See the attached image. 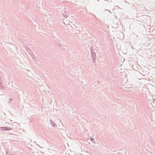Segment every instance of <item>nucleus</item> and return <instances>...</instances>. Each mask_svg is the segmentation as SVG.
<instances>
[{
    "instance_id": "obj_1",
    "label": "nucleus",
    "mask_w": 155,
    "mask_h": 155,
    "mask_svg": "<svg viewBox=\"0 0 155 155\" xmlns=\"http://www.w3.org/2000/svg\"><path fill=\"white\" fill-rule=\"evenodd\" d=\"M91 57L93 59V63L94 64L96 62V54L95 52L94 51V50L91 49Z\"/></svg>"
},
{
    "instance_id": "obj_2",
    "label": "nucleus",
    "mask_w": 155,
    "mask_h": 155,
    "mask_svg": "<svg viewBox=\"0 0 155 155\" xmlns=\"http://www.w3.org/2000/svg\"><path fill=\"white\" fill-rule=\"evenodd\" d=\"M0 130H3L4 131H8L12 130V128L8 127H0Z\"/></svg>"
},
{
    "instance_id": "obj_3",
    "label": "nucleus",
    "mask_w": 155,
    "mask_h": 155,
    "mask_svg": "<svg viewBox=\"0 0 155 155\" xmlns=\"http://www.w3.org/2000/svg\"><path fill=\"white\" fill-rule=\"evenodd\" d=\"M50 123L54 127H55L57 126L55 124V123L53 120H50Z\"/></svg>"
},
{
    "instance_id": "obj_4",
    "label": "nucleus",
    "mask_w": 155,
    "mask_h": 155,
    "mask_svg": "<svg viewBox=\"0 0 155 155\" xmlns=\"http://www.w3.org/2000/svg\"><path fill=\"white\" fill-rule=\"evenodd\" d=\"M28 52L29 53V54L31 55V56L32 57V58L34 59V55L33 54V53L32 52L31 50L28 51Z\"/></svg>"
},
{
    "instance_id": "obj_5",
    "label": "nucleus",
    "mask_w": 155,
    "mask_h": 155,
    "mask_svg": "<svg viewBox=\"0 0 155 155\" xmlns=\"http://www.w3.org/2000/svg\"><path fill=\"white\" fill-rule=\"evenodd\" d=\"M62 15L65 18H67L69 16V15L66 14H63Z\"/></svg>"
},
{
    "instance_id": "obj_6",
    "label": "nucleus",
    "mask_w": 155,
    "mask_h": 155,
    "mask_svg": "<svg viewBox=\"0 0 155 155\" xmlns=\"http://www.w3.org/2000/svg\"><path fill=\"white\" fill-rule=\"evenodd\" d=\"M94 140V139L93 137H91L90 138V140L91 141H93Z\"/></svg>"
},
{
    "instance_id": "obj_7",
    "label": "nucleus",
    "mask_w": 155,
    "mask_h": 155,
    "mask_svg": "<svg viewBox=\"0 0 155 155\" xmlns=\"http://www.w3.org/2000/svg\"><path fill=\"white\" fill-rule=\"evenodd\" d=\"M12 98H11V99H10V101H12Z\"/></svg>"
},
{
    "instance_id": "obj_8",
    "label": "nucleus",
    "mask_w": 155,
    "mask_h": 155,
    "mask_svg": "<svg viewBox=\"0 0 155 155\" xmlns=\"http://www.w3.org/2000/svg\"><path fill=\"white\" fill-rule=\"evenodd\" d=\"M105 1H106V0H104Z\"/></svg>"
},
{
    "instance_id": "obj_9",
    "label": "nucleus",
    "mask_w": 155,
    "mask_h": 155,
    "mask_svg": "<svg viewBox=\"0 0 155 155\" xmlns=\"http://www.w3.org/2000/svg\"><path fill=\"white\" fill-rule=\"evenodd\" d=\"M105 1H106V0H104Z\"/></svg>"
}]
</instances>
